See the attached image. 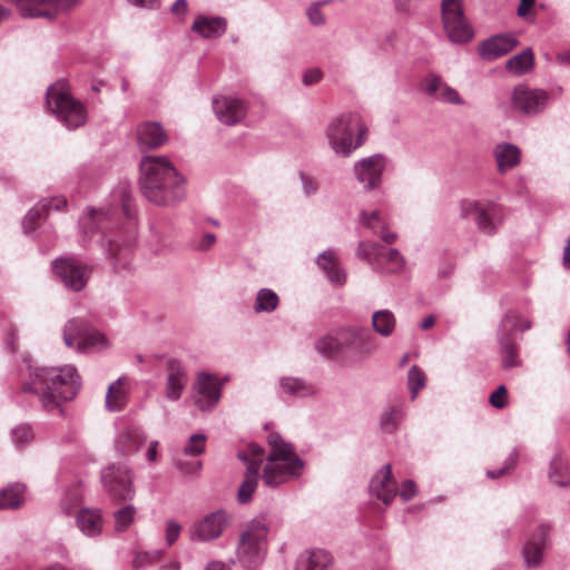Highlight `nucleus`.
I'll return each mask as SVG.
<instances>
[{"instance_id": "a18cd8bd", "label": "nucleus", "mask_w": 570, "mask_h": 570, "mask_svg": "<svg viewBox=\"0 0 570 570\" xmlns=\"http://www.w3.org/2000/svg\"><path fill=\"white\" fill-rule=\"evenodd\" d=\"M46 214L43 213V206L35 205L24 216L22 220V228L24 234H29L33 232L40 222L46 219Z\"/></svg>"}, {"instance_id": "6e6d98bb", "label": "nucleus", "mask_w": 570, "mask_h": 570, "mask_svg": "<svg viewBox=\"0 0 570 570\" xmlns=\"http://www.w3.org/2000/svg\"><path fill=\"white\" fill-rule=\"evenodd\" d=\"M299 177H301L303 191H304L305 196H313L318 191L320 184L315 177L304 174V173H302L299 175Z\"/></svg>"}, {"instance_id": "9d476101", "label": "nucleus", "mask_w": 570, "mask_h": 570, "mask_svg": "<svg viewBox=\"0 0 570 570\" xmlns=\"http://www.w3.org/2000/svg\"><path fill=\"white\" fill-rule=\"evenodd\" d=\"M459 208L462 218L473 219L479 230L487 235L494 234L504 218L502 207L490 200L464 199Z\"/></svg>"}, {"instance_id": "423d86ee", "label": "nucleus", "mask_w": 570, "mask_h": 570, "mask_svg": "<svg viewBox=\"0 0 570 570\" xmlns=\"http://www.w3.org/2000/svg\"><path fill=\"white\" fill-rule=\"evenodd\" d=\"M269 519L259 514L244 524L236 547L235 563L243 568L255 569L262 564L267 553Z\"/></svg>"}, {"instance_id": "dca6fc26", "label": "nucleus", "mask_w": 570, "mask_h": 570, "mask_svg": "<svg viewBox=\"0 0 570 570\" xmlns=\"http://www.w3.org/2000/svg\"><path fill=\"white\" fill-rule=\"evenodd\" d=\"M228 525L227 513L224 510L214 511L195 522L190 529V540L208 542L218 539Z\"/></svg>"}, {"instance_id": "aec40b11", "label": "nucleus", "mask_w": 570, "mask_h": 570, "mask_svg": "<svg viewBox=\"0 0 570 570\" xmlns=\"http://www.w3.org/2000/svg\"><path fill=\"white\" fill-rule=\"evenodd\" d=\"M370 492L384 504H391L397 494V483L392 475L391 464L380 469L370 482Z\"/></svg>"}, {"instance_id": "e433bc0d", "label": "nucleus", "mask_w": 570, "mask_h": 570, "mask_svg": "<svg viewBox=\"0 0 570 570\" xmlns=\"http://www.w3.org/2000/svg\"><path fill=\"white\" fill-rule=\"evenodd\" d=\"M279 386L282 393L293 397H304L314 393L313 386L298 377H282Z\"/></svg>"}, {"instance_id": "1a4fd4ad", "label": "nucleus", "mask_w": 570, "mask_h": 570, "mask_svg": "<svg viewBox=\"0 0 570 570\" xmlns=\"http://www.w3.org/2000/svg\"><path fill=\"white\" fill-rule=\"evenodd\" d=\"M441 19L446 38L456 45L471 41L474 30L465 17L462 0H442Z\"/></svg>"}, {"instance_id": "864d4df0", "label": "nucleus", "mask_w": 570, "mask_h": 570, "mask_svg": "<svg viewBox=\"0 0 570 570\" xmlns=\"http://www.w3.org/2000/svg\"><path fill=\"white\" fill-rule=\"evenodd\" d=\"M444 82L441 77L431 73L426 76L422 81L423 90L429 95L436 98Z\"/></svg>"}, {"instance_id": "412c9836", "label": "nucleus", "mask_w": 570, "mask_h": 570, "mask_svg": "<svg viewBox=\"0 0 570 570\" xmlns=\"http://www.w3.org/2000/svg\"><path fill=\"white\" fill-rule=\"evenodd\" d=\"M518 43V39L511 33L497 35L481 43L479 53L485 60H494L512 51Z\"/></svg>"}, {"instance_id": "58836bf2", "label": "nucleus", "mask_w": 570, "mask_h": 570, "mask_svg": "<svg viewBox=\"0 0 570 570\" xmlns=\"http://www.w3.org/2000/svg\"><path fill=\"white\" fill-rule=\"evenodd\" d=\"M533 52L530 48H527L522 52L511 57L505 62V68L511 73L520 76L529 71L533 67Z\"/></svg>"}, {"instance_id": "b1692460", "label": "nucleus", "mask_w": 570, "mask_h": 570, "mask_svg": "<svg viewBox=\"0 0 570 570\" xmlns=\"http://www.w3.org/2000/svg\"><path fill=\"white\" fill-rule=\"evenodd\" d=\"M147 436L141 428L127 425L121 429L116 438V446L124 454H132L146 443Z\"/></svg>"}, {"instance_id": "2f4dec72", "label": "nucleus", "mask_w": 570, "mask_h": 570, "mask_svg": "<svg viewBox=\"0 0 570 570\" xmlns=\"http://www.w3.org/2000/svg\"><path fill=\"white\" fill-rule=\"evenodd\" d=\"M259 479V465L256 462H250L246 468V472L244 475V480L242 481L238 492L237 499L240 503H248L258 485Z\"/></svg>"}, {"instance_id": "c756f323", "label": "nucleus", "mask_w": 570, "mask_h": 570, "mask_svg": "<svg viewBox=\"0 0 570 570\" xmlns=\"http://www.w3.org/2000/svg\"><path fill=\"white\" fill-rule=\"evenodd\" d=\"M128 401V384L126 377H119L108 387L106 407L111 412L124 409Z\"/></svg>"}, {"instance_id": "49530a36", "label": "nucleus", "mask_w": 570, "mask_h": 570, "mask_svg": "<svg viewBox=\"0 0 570 570\" xmlns=\"http://www.w3.org/2000/svg\"><path fill=\"white\" fill-rule=\"evenodd\" d=\"M164 556L163 550H153V551H139L135 554L132 559V567L135 569H144L146 567H150L159 561Z\"/></svg>"}, {"instance_id": "f03ea898", "label": "nucleus", "mask_w": 570, "mask_h": 570, "mask_svg": "<svg viewBox=\"0 0 570 570\" xmlns=\"http://www.w3.org/2000/svg\"><path fill=\"white\" fill-rule=\"evenodd\" d=\"M30 379V382L23 384L22 390L40 394L42 407L48 412L57 410L60 414L61 403L72 400L81 386L80 376L72 365L36 367Z\"/></svg>"}, {"instance_id": "6ab92c4d", "label": "nucleus", "mask_w": 570, "mask_h": 570, "mask_svg": "<svg viewBox=\"0 0 570 570\" xmlns=\"http://www.w3.org/2000/svg\"><path fill=\"white\" fill-rule=\"evenodd\" d=\"M137 144L141 151L160 148L168 141V135L163 125L157 121H142L136 129Z\"/></svg>"}, {"instance_id": "338daca9", "label": "nucleus", "mask_w": 570, "mask_h": 570, "mask_svg": "<svg viewBox=\"0 0 570 570\" xmlns=\"http://www.w3.org/2000/svg\"><path fill=\"white\" fill-rule=\"evenodd\" d=\"M535 0H520V6L518 7L517 13L519 17L524 18L529 14L531 9L533 8Z\"/></svg>"}, {"instance_id": "ddd939ff", "label": "nucleus", "mask_w": 570, "mask_h": 570, "mask_svg": "<svg viewBox=\"0 0 570 570\" xmlns=\"http://www.w3.org/2000/svg\"><path fill=\"white\" fill-rule=\"evenodd\" d=\"M55 274L70 291H82L91 275V267L73 257H60L52 263Z\"/></svg>"}, {"instance_id": "37998d69", "label": "nucleus", "mask_w": 570, "mask_h": 570, "mask_svg": "<svg viewBox=\"0 0 570 570\" xmlns=\"http://www.w3.org/2000/svg\"><path fill=\"white\" fill-rule=\"evenodd\" d=\"M136 508L131 504H126L114 512L115 529L118 532L126 531L134 522Z\"/></svg>"}, {"instance_id": "052dcab7", "label": "nucleus", "mask_w": 570, "mask_h": 570, "mask_svg": "<svg viewBox=\"0 0 570 570\" xmlns=\"http://www.w3.org/2000/svg\"><path fill=\"white\" fill-rule=\"evenodd\" d=\"M181 527L176 521H168L166 528V542L168 546H173L179 538Z\"/></svg>"}, {"instance_id": "774afa93", "label": "nucleus", "mask_w": 570, "mask_h": 570, "mask_svg": "<svg viewBox=\"0 0 570 570\" xmlns=\"http://www.w3.org/2000/svg\"><path fill=\"white\" fill-rule=\"evenodd\" d=\"M120 245L112 239H107V253L112 259H117L120 256Z\"/></svg>"}, {"instance_id": "473e14b6", "label": "nucleus", "mask_w": 570, "mask_h": 570, "mask_svg": "<svg viewBox=\"0 0 570 570\" xmlns=\"http://www.w3.org/2000/svg\"><path fill=\"white\" fill-rule=\"evenodd\" d=\"M317 264L332 283L337 285L345 283V272L338 266L333 250L323 252L317 258Z\"/></svg>"}, {"instance_id": "8fccbe9b", "label": "nucleus", "mask_w": 570, "mask_h": 570, "mask_svg": "<svg viewBox=\"0 0 570 570\" xmlns=\"http://www.w3.org/2000/svg\"><path fill=\"white\" fill-rule=\"evenodd\" d=\"M264 454V449L257 443H249L247 451H240L237 458L249 465L250 462H256L261 466V458Z\"/></svg>"}, {"instance_id": "c03bdc74", "label": "nucleus", "mask_w": 570, "mask_h": 570, "mask_svg": "<svg viewBox=\"0 0 570 570\" xmlns=\"http://www.w3.org/2000/svg\"><path fill=\"white\" fill-rule=\"evenodd\" d=\"M426 376L424 372L417 366L410 367L407 373V386L411 394V400H415L419 391L425 386Z\"/></svg>"}, {"instance_id": "c9c22d12", "label": "nucleus", "mask_w": 570, "mask_h": 570, "mask_svg": "<svg viewBox=\"0 0 570 570\" xmlns=\"http://www.w3.org/2000/svg\"><path fill=\"white\" fill-rule=\"evenodd\" d=\"M26 487L22 483H13L0 492V509H17L24 500Z\"/></svg>"}, {"instance_id": "603ef678", "label": "nucleus", "mask_w": 570, "mask_h": 570, "mask_svg": "<svg viewBox=\"0 0 570 570\" xmlns=\"http://www.w3.org/2000/svg\"><path fill=\"white\" fill-rule=\"evenodd\" d=\"M436 99L441 100L445 104H452V105H463L464 100L461 98L460 94L449 85L444 82L442 86L439 95L436 96Z\"/></svg>"}, {"instance_id": "f8f14e48", "label": "nucleus", "mask_w": 570, "mask_h": 570, "mask_svg": "<svg viewBox=\"0 0 570 570\" xmlns=\"http://www.w3.org/2000/svg\"><path fill=\"white\" fill-rule=\"evenodd\" d=\"M63 342L68 347H76L78 352L106 346L105 336L98 331L90 330L88 324L80 318H72L66 323Z\"/></svg>"}, {"instance_id": "f257e3e1", "label": "nucleus", "mask_w": 570, "mask_h": 570, "mask_svg": "<svg viewBox=\"0 0 570 570\" xmlns=\"http://www.w3.org/2000/svg\"><path fill=\"white\" fill-rule=\"evenodd\" d=\"M139 184L142 195L156 205H174L186 196V179L166 156L141 159Z\"/></svg>"}, {"instance_id": "0eeeda50", "label": "nucleus", "mask_w": 570, "mask_h": 570, "mask_svg": "<svg viewBox=\"0 0 570 570\" xmlns=\"http://www.w3.org/2000/svg\"><path fill=\"white\" fill-rule=\"evenodd\" d=\"M47 106L49 110L56 115L57 119L68 129L79 128L87 121L85 106L65 91L60 83L52 85L48 88Z\"/></svg>"}, {"instance_id": "de8ad7c7", "label": "nucleus", "mask_w": 570, "mask_h": 570, "mask_svg": "<svg viewBox=\"0 0 570 570\" xmlns=\"http://www.w3.org/2000/svg\"><path fill=\"white\" fill-rule=\"evenodd\" d=\"M12 442L17 448H22L33 440V431L28 424H20L11 432Z\"/></svg>"}, {"instance_id": "cd10ccee", "label": "nucleus", "mask_w": 570, "mask_h": 570, "mask_svg": "<svg viewBox=\"0 0 570 570\" xmlns=\"http://www.w3.org/2000/svg\"><path fill=\"white\" fill-rule=\"evenodd\" d=\"M76 523L81 533L89 538L99 535L104 525L101 513L96 509H81L76 515Z\"/></svg>"}, {"instance_id": "a19ab883", "label": "nucleus", "mask_w": 570, "mask_h": 570, "mask_svg": "<svg viewBox=\"0 0 570 570\" xmlns=\"http://www.w3.org/2000/svg\"><path fill=\"white\" fill-rule=\"evenodd\" d=\"M501 353L502 366L504 370L520 365L518 358V347L514 340H498Z\"/></svg>"}, {"instance_id": "393cba45", "label": "nucleus", "mask_w": 570, "mask_h": 570, "mask_svg": "<svg viewBox=\"0 0 570 570\" xmlns=\"http://www.w3.org/2000/svg\"><path fill=\"white\" fill-rule=\"evenodd\" d=\"M498 171L505 174L517 167L521 161L520 148L511 142H499L493 149Z\"/></svg>"}, {"instance_id": "f3484780", "label": "nucleus", "mask_w": 570, "mask_h": 570, "mask_svg": "<svg viewBox=\"0 0 570 570\" xmlns=\"http://www.w3.org/2000/svg\"><path fill=\"white\" fill-rule=\"evenodd\" d=\"M511 101L513 108L522 114L535 115L544 109L548 101V95L543 90L518 86L512 91Z\"/></svg>"}, {"instance_id": "39448f33", "label": "nucleus", "mask_w": 570, "mask_h": 570, "mask_svg": "<svg viewBox=\"0 0 570 570\" xmlns=\"http://www.w3.org/2000/svg\"><path fill=\"white\" fill-rule=\"evenodd\" d=\"M368 127L358 112L347 111L334 117L325 137L335 155L347 158L367 139Z\"/></svg>"}, {"instance_id": "4d7b16f0", "label": "nucleus", "mask_w": 570, "mask_h": 570, "mask_svg": "<svg viewBox=\"0 0 570 570\" xmlns=\"http://www.w3.org/2000/svg\"><path fill=\"white\" fill-rule=\"evenodd\" d=\"M215 242L216 236L213 233H206L199 239H194L191 246L195 250L205 252L208 250Z\"/></svg>"}, {"instance_id": "79ce46f5", "label": "nucleus", "mask_w": 570, "mask_h": 570, "mask_svg": "<svg viewBox=\"0 0 570 570\" xmlns=\"http://www.w3.org/2000/svg\"><path fill=\"white\" fill-rule=\"evenodd\" d=\"M404 417L405 412L403 411L402 407H390L385 410L381 415V428L389 433H393L397 429L400 423L404 420Z\"/></svg>"}, {"instance_id": "bf43d9fd", "label": "nucleus", "mask_w": 570, "mask_h": 570, "mask_svg": "<svg viewBox=\"0 0 570 570\" xmlns=\"http://www.w3.org/2000/svg\"><path fill=\"white\" fill-rule=\"evenodd\" d=\"M417 493L416 484L413 480H405L402 483L400 492L397 494L404 502L412 500Z\"/></svg>"}, {"instance_id": "4be33fe9", "label": "nucleus", "mask_w": 570, "mask_h": 570, "mask_svg": "<svg viewBox=\"0 0 570 570\" xmlns=\"http://www.w3.org/2000/svg\"><path fill=\"white\" fill-rule=\"evenodd\" d=\"M167 372L165 395L169 401H177L188 383L187 372L181 363L174 358L168 361Z\"/></svg>"}, {"instance_id": "2eb2a0df", "label": "nucleus", "mask_w": 570, "mask_h": 570, "mask_svg": "<svg viewBox=\"0 0 570 570\" xmlns=\"http://www.w3.org/2000/svg\"><path fill=\"white\" fill-rule=\"evenodd\" d=\"M226 381L218 382L217 377L200 372L194 383V403L200 411H212L218 403L222 394V385Z\"/></svg>"}, {"instance_id": "f704fd0d", "label": "nucleus", "mask_w": 570, "mask_h": 570, "mask_svg": "<svg viewBox=\"0 0 570 570\" xmlns=\"http://www.w3.org/2000/svg\"><path fill=\"white\" fill-rule=\"evenodd\" d=\"M549 481L558 487H567L570 484V472L566 461L560 454H556L549 464Z\"/></svg>"}, {"instance_id": "72a5a7b5", "label": "nucleus", "mask_w": 570, "mask_h": 570, "mask_svg": "<svg viewBox=\"0 0 570 570\" xmlns=\"http://www.w3.org/2000/svg\"><path fill=\"white\" fill-rule=\"evenodd\" d=\"M110 222L109 210L90 209L89 213L81 217L80 227L85 234L101 232L107 228V223Z\"/></svg>"}, {"instance_id": "ea45409f", "label": "nucleus", "mask_w": 570, "mask_h": 570, "mask_svg": "<svg viewBox=\"0 0 570 570\" xmlns=\"http://www.w3.org/2000/svg\"><path fill=\"white\" fill-rule=\"evenodd\" d=\"M279 304L278 295L271 288H261L257 292L254 311L258 313H272Z\"/></svg>"}, {"instance_id": "3c124183", "label": "nucleus", "mask_w": 570, "mask_h": 570, "mask_svg": "<svg viewBox=\"0 0 570 570\" xmlns=\"http://www.w3.org/2000/svg\"><path fill=\"white\" fill-rule=\"evenodd\" d=\"M517 462H518V454L515 451H513L505 459L502 468L497 469V470H488L487 476L490 479H497V478L504 476L515 468Z\"/></svg>"}, {"instance_id": "7ed1b4c3", "label": "nucleus", "mask_w": 570, "mask_h": 570, "mask_svg": "<svg viewBox=\"0 0 570 570\" xmlns=\"http://www.w3.org/2000/svg\"><path fill=\"white\" fill-rule=\"evenodd\" d=\"M267 443L269 453L263 468V482L269 488H276L298 478L304 469V461L298 458L292 443L275 432L268 434Z\"/></svg>"}, {"instance_id": "bb28decb", "label": "nucleus", "mask_w": 570, "mask_h": 570, "mask_svg": "<svg viewBox=\"0 0 570 570\" xmlns=\"http://www.w3.org/2000/svg\"><path fill=\"white\" fill-rule=\"evenodd\" d=\"M227 22L222 17H206L198 16L191 30L200 35L203 38L212 39L219 38L226 32Z\"/></svg>"}, {"instance_id": "13d9d810", "label": "nucleus", "mask_w": 570, "mask_h": 570, "mask_svg": "<svg viewBox=\"0 0 570 570\" xmlns=\"http://www.w3.org/2000/svg\"><path fill=\"white\" fill-rule=\"evenodd\" d=\"M39 206H43V213L48 215V208L60 210L66 207L67 200L63 197H51L45 198L38 203Z\"/></svg>"}, {"instance_id": "e2e57ef3", "label": "nucleus", "mask_w": 570, "mask_h": 570, "mask_svg": "<svg viewBox=\"0 0 570 570\" xmlns=\"http://www.w3.org/2000/svg\"><path fill=\"white\" fill-rule=\"evenodd\" d=\"M307 17L311 23L315 26L323 24L325 21L324 16L318 8V4L312 6L311 8L307 9Z\"/></svg>"}, {"instance_id": "0e129e2a", "label": "nucleus", "mask_w": 570, "mask_h": 570, "mask_svg": "<svg viewBox=\"0 0 570 570\" xmlns=\"http://www.w3.org/2000/svg\"><path fill=\"white\" fill-rule=\"evenodd\" d=\"M176 468L186 474H193V473H197L200 470L202 463L200 462L190 463V462L177 461Z\"/></svg>"}, {"instance_id": "5701e85b", "label": "nucleus", "mask_w": 570, "mask_h": 570, "mask_svg": "<svg viewBox=\"0 0 570 570\" xmlns=\"http://www.w3.org/2000/svg\"><path fill=\"white\" fill-rule=\"evenodd\" d=\"M546 544V530L538 529L531 534L522 549V557L527 568H537L541 564Z\"/></svg>"}, {"instance_id": "a211bd4d", "label": "nucleus", "mask_w": 570, "mask_h": 570, "mask_svg": "<svg viewBox=\"0 0 570 570\" xmlns=\"http://www.w3.org/2000/svg\"><path fill=\"white\" fill-rule=\"evenodd\" d=\"M213 109L217 119L227 126L238 124L247 114V106L245 101L229 96L214 98Z\"/></svg>"}, {"instance_id": "680f3d73", "label": "nucleus", "mask_w": 570, "mask_h": 570, "mask_svg": "<svg viewBox=\"0 0 570 570\" xmlns=\"http://www.w3.org/2000/svg\"><path fill=\"white\" fill-rule=\"evenodd\" d=\"M322 78V71L317 68L308 69L303 75V83L305 86H311L318 82Z\"/></svg>"}, {"instance_id": "4c0bfd02", "label": "nucleus", "mask_w": 570, "mask_h": 570, "mask_svg": "<svg viewBox=\"0 0 570 570\" xmlns=\"http://www.w3.org/2000/svg\"><path fill=\"white\" fill-rule=\"evenodd\" d=\"M374 331L383 337H389L395 330L396 320L390 309H380L372 315Z\"/></svg>"}, {"instance_id": "9b49d317", "label": "nucleus", "mask_w": 570, "mask_h": 570, "mask_svg": "<svg viewBox=\"0 0 570 570\" xmlns=\"http://www.w3.org/2000/svg\"><path fill=\"white\" fill-rule=\"evenodd\" d=\"M101 483L115 503L131 501L135 497L131 471L125 465L110 464L101 471Z\"/></svg>"}, {"instance_id": "7c9ffc66", "label": "nucleus", "mask_w": 570, "mask_h": 570, "mask_svg": "<svg viewBox=\"0 0 570 570\" xmlns=\"http://www.w3.org/2000/svg\"><path fill=\"white\" fill-rule=\"evenodd\" d=\"M531 327V323L527 320H521L520 315L514 311H509L502 317L499 330L498 340H514L513 333L515 331H527Z\"/></svg>"}, {"instance_id": "09e8293b", "label": "nucleus", "mask_w": 570, "mask_h": 570, "mask_svg": "<svg viewBox=\"0 0 570 570\" xmlns=\"http://www.w3.org/2000/svg\"><path fill=\"white\" fill-rule=\"evenodd\" d=\"M206 435L203 433H195L189 436L187 444L184 448L186 455L196 456L205 451Z\"/></svg>"}, {"instance_id": "5fc2aeb1", "label": "nucleus", "mask_w": 570, "mask_h": 570, "mask_svg": "<svg viewBox=\"0 0 570 570\" xmlns=\"http://www.w3.org/2000/svg\"><path fill=\"white\" fill-rule=\"evenodd\" d=\"M490 404L495 409H503L508 405V392L504 385H500L490 395Z\"/></svg>"}, {"instance_id": "a878e982", "label": "nucleus", "mask_w": 570, "mask_h": 570, "mask_svg": "<svg viewBox=\"0 0 570 570\" xmlns=\"http://www.w3.org/2000/svg\"><path fill=\"white\" fill-rule=\"evenodd\" d=\"M360 223L371 233L380 236L386 244H393L397 238L395 233L387 230L386 223L379 210H373L371 213L362 210L360 213Z\"/></svg>"}, {"instance_id": "69168bd1", "label": "nucleus", "mask_w": 570, "mask_h": 570, "mask_svg": "<svg viewBox=\"0 0 570 570\" xmlns=\"http://www.w3.org/2000/svg\"><path fill=\"white\" fill-rule=\"evenodd\" d=\"M413 0H393L394 9L397 13L409 14Z\"/></svg>"}, {"instance_id": "6e6552de", "label": "nucleus", "mask_w": 570, "mask_h": 570, "mask_svg": "<svg viewBox=\"0 0 570 570\" xmlns=\"http://www.w3.org/2000/svg\"><path fill=\"white\" fill-rule=\"evenodd\" d=\"M356 256L381 274H397L405 267L404 257L397 249L374 242L361 240L356 247Z\"/></svg>"}, {"instance_id": "20e7f679", "label": "nucleus", "mask_w": 570, "mask_h": 570, "mask_svg": "<svg viewBox=\"0 0 570 570\" xmlns=\"http://www.w3.org/2000/svg\"><path fill=\"white\" fill-rule=\"evenodd\" d=\"M379 347L376 337L360 326L342 327L318 338L316 351L324 356H333L342 351H350L356 358L372 355Z\"/></svg>"}, {"instance_id": "c85d7f7f", "label": "nucleus", "mask_w": 570, "mask_h": 570, "mask_svg": "<svg viewBox=\"0 0 570 570\" xmlns=\"http://www.w3.org/2000/svg\"><path fill=\"white\" fill-rule=\"evenodd\" d=\"M333 563L332 556L323 549H314L303 553L296 570H330Z\"/></svg>"}, {"instance_id": "4468645a", "label": "nucleus", "mask_w": 570, "mask_h": 570, "mask_svg": "<svg viewBox=\"0 0 570 570\" xmlns=\"http://www.w3.org/2000/svg\"><path fill=\"white\" fill-rule=\"evenodd\" d=\"M387 163V158L382 154L364 157L354 164V176L365 190H374L382 184V175Z\"/></svg>"}]
</instances>
